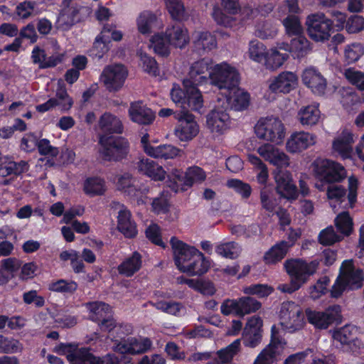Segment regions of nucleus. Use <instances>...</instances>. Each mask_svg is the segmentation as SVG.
Instances as JSON below:
<instances>
[{
	"mask_svg": "<svg viewBox=\"0 0 364 364\" xmlns=\"http://www.w3.org/2000/svg\"><path fill=\"white\" fill-rule=\"evenodd\" d=\"M174 263L177 269L188 276H200L210 267V261L193 246L176 237L171 238Z\"/></svg>",
	"mask_w": 364,
	"mask_h": 364,
	"instance_id": "1",
	"label": "nucleus"
},
{
	"mask_svg": "<svg viewBox=\"0 0 364 364\" xmlns=\"http://www.w3.org/2000/svg\"><path fill=\"white\" fill-rule=\"evenodd\" d=\"M318 266V260L307 262L301 259H291L285 261L284 267L290 277V284H281L277 289L284 293L298 290L316 272Z\"/></svg>",
	"mask_w": 364,
	"mask_h": 364,
	"instance_id": "2",
	"label": "nucleus"
},
{
	"mask_svg": "<svg viewBox=\"0 0 364 364\" xmlns=\"http://www.w3.org/2000/svg\"><path fill=\"white\" fill-rule=\"evenodd\" d=\"M182 84L183 88L178 84L173 85L170 92L171 100L181 108L200 111L204 100L198 85H192L189 80H183Z\"/></svg>",
	"mask_w": 364,
	"mask_h": 364,
	"instance_id": "3",
	"label": "nucleus"
},
{
	"mask_svg": "<svg viewBox=\"0 0 364 364\" xmlns=\"http://www.w3.org/2000/svg\"><path fill=\"white\" fill-rule=\"evenodd\" d=\"M255 133L261 140L277 145L281 144L286 136V128L282 121L273 116L261 117L255 126Z\"/></svg>",
	"mask_w": 364,
	"mask_h": 364,
	"instance_id": "4",
	"label": "nucleus"
},
{
	"mask_svg": "<svg viewBox=\"0 0 364 364\" xmlns=\"http://www.w3.org/2000/svg\"><path fill=\"white\" fill-rule=\"evenodd\" d=\"M311 168L315 178L326 183L341 182L347 176L343 166L327 159H316L311 163Z\"/></svg>",
	"mask_w": 364,
	"mask_h": 364,
	"instance_id": "5",
	"label": "nucleus"
},
{
	"mask_svg": "<svg viewBox=\"0 0 364 364\" xmlns=\"http://www.w3.org/2000/svg\"><path fill=\"white\" fill-rule=\"evenodd\" d=\"M299 84V77L292 71H282L268 80V88L264 97L269 102L274 101L279 94H289L295 90Z\"/></svg>",
	"mask_w": 364,
	"mask_h": 364,
	"instance_id": "6",
	"label": "nucleus"
},
{
	"mask_svg": "<svg viewBox=\"0 0 364 364\" xmlns=\"http://www.w3.org/2000/svg\"><path fill=\"white\" fill-rule=\"evenodd\" d=\"M300 11L297 0H286L281 3L275 14L278 18L288 15L282 20V25L284 27L285 33L289 37H296L303 34V27L300 19L291 14H297Z\"/></svg>",
	"mask_w": 364,
	"mask_h": 364,
	"instance_id": "7",
	"label": "nucleus"
},
{
	"mask_svg": "<svg viewBox=\"0 0 364 364\" xmlns=\"http://www.w3.org/2000/svg\"><path fill=\"white\" fill-rule=\"evenodd\" d=\"M302 308L294 301H284L279 312V323L287 331L294 333L302 329L306 325Z\"/></svg>",
	"mask_w": 364,
	"mask_h": 364,
	"instance_id": "8",
	"label": "nucleus"
},
{
	"mask_svg": "<svg viewBox=\"0 0 364 364\" xmlns=\"http://www.w3.org/2000/svg\"><path fill=\"white\" fill-rule=\"evenodd\" d=\"M239 80L236 68L226 62L212 65L209 71L210 83L219 88L220 94L237 84Z\"/></svg>",
	"mask_w": 364,
	"mask_h": 364,
	"instance_id": "9",
	"label": "nucleus"
},
{
	"mask_svg": "<svg viewBox=\"0 0 364 364\" xmlns=\"http://www.w3.org/2000/svg\"><path fill=\"white\" fill-rule=\"evenodd\" d=\"M100 154L107 161H119L124 159L129 151L128 141L121 136H108L105 134L100 137Z\"/></svg>",
	"mask_w": 364,
	"mask_h": 364,
	"instance_id": "10",
	"label": "nucleus"
},
{
	"mask_svg": "<svg viewBox=\"0 0 364 364\" xmlns=\"http://www.w3.org/2000/svg\"><path fill=\"white\" fill-rule=\"evenodd\" d=\"M305 316L307 321L314 328L324 330L327 329L333 323L341 321V307L338 305H333L323 311L307 308L305 310Z\"/></svg>",
	"mask_w": 364,
	"mask_h": 364,
	"instance_id": "11",
	"label": "nucleus"
},
{
	"mask_svg": "<svg viewBox=\"0 0 364 364\" xmlns=\"http://www.w3.org/2000/svg\"><path fill=\"white\" fill-rule=\"evenodd\" d=\"M309 37L316 42H325L331 36L332 21L323 14L318 13L308 16L306 21Z\"/></svg>",
	"mask_w": 364,
	"mask_h": 364,
	"instance_id": "12",
	"label": "nucleus"
},
{
	"mask_svg": "<svg viewBox=\"0 0 364 364\" xmlns=\"http://www.w3.org/2000/svg\"><path fill=\"white\" fill-rule=\"evenodd\" d=\"M174 117L177 120L174 134L181 141H190L198 135L199 125L193 114L186 110L175 114Z\"/></svg>",
	"mask_w": 364,
	"mask_h": 364,
	"instance_id": "13",
	"label": "nucleus"
},
{
	"mask_svg": "<svg viewBox=\"0 0 364 364\" xmlns=\"http://www.w3.org/2000/svg\"><path fill=\"white\" fill-rule=\"evenodd\" d=\"M218 97V103H221L222 108L230 107L235 110L241 111L247 109L250 102V95L239 88L235 84L230 89L225 90Z\"/></svg>",
	"mask_w": 364,
	"mask_h": 364,
	"instance_id": "14",
	"label": "nucleus"
},
{
	"mask_svg": "<svg viewBox=\"0 0 364 364\" xmlns=\"http://www.w3.org/2000/svg\"><path fill=\"white\" fill-rule=\"evenodd\" d=\"M257 153L264 161L276 167V170H282L290 166L289 156L282 149L274 145L265 143L257 148Z\"/></svg>",
	"mask_w": 364,
	"mask_h": 364,
	"instance_id": "15",
	"label": "nucleus"
},
{
	"mask_svg": "<svg viewBox=\"0 0 364 364\" xmlns=\"http://www.w3.org/2000/svg\"><path fill=\"white\" fill-rule=\"evenodd\" d=\"M317 136L314 133L306 131H294L285 142L286 151L291 154H299L314 146Z\"/></svg>",
	"mask_w": 364,
	"mask_h": 364,
	"instance_id": "16",
	"label": "nucleus"
},
{
	"mask_svg": "<svg viewBox=\"0 0 364 364\" xmlns=\"http://www.w3.org/2000/svg\"><path fill=\"white\" fill-rule=\"evenodd\" d=\"M127 75L128 71L122 65H107L100 75V81L109 91H117L123 86Z\"/></svg>",
	"mask_w": 364,
	"mask_h": 364,
	"instance_id": "17",
	"label": "nucleus"
},
{
	"mask_svg": "<svg viewBox=\"0 0 364 364\" xmlns=\"http://www.w3.org/2000/svg\"><path fill=\"white\" fill-rule=\"evenodd\" d=\"M276 183V191L281 198L294 200L298 197V191L294 183L291 173L287 170H275L273 173Z\"/></svg>",
	"mask_w": 364,
	"mask_h": 364,
	"instance_id": "18",
	"label": "nucleus"
},
{
	"mask_svg": "<svg viewBox=\"0 0 364 364\" xmlns=\"http://www.w3.org/2000/svg\"><path fill=\"white\" fill-rule=\"evenodd\" d=\"M221 103L210 111L206 116V127L214 134L220 135L226 132L230 126V116L227 108L220 109Z\"/></svg>",
	"mask_w": 364,
	"mask_h": 364,
	"instance_id": "19",
	"label": "nucleus"
},
{
	"mask_svg": "<svg viewBox=\"0 0 364 364\" xmlns=\"http://www.w3.org/2000/svg\"><path fill=\"white\" fill-rule=\"evenodd\" d=\"M141 144L144 151L151 157L173 159L180 155L181 150L171 144H163L154 146L149 142V135L144 134L141 139Z\"/></svg>",
	"mask_w": 364,
	"mask_h": 364,
	"instance_id": "20",
	"label": "nucleus"
},
{
	"mask_svg": "<svg viewBox=\"0 0 364 364\" xmlns=\"http://www.w3.org/2000/svg\"><path fill=\"white\" fill-rule=\"evenodd\" d=\"M151 346L152 343L148 338L128 337L126 340L116 343L113 349L115 352L121 354L136 355L149 350Z\"/></svg>",
	"mask_w": 364,
	"mask_h": 364,
	"instance_id": "21",
	"label": "nucleus"
},
{
	"mask_svg": "<svg viewBox=\"0 0 364 364\" xmlns=\"http://www.w3.org/2000/svg\"><path fill=\"white\" fill-rule=\"evenodd\" d=\"M339 277L346 283L348 290L357 289L363 286V271L354 265L352 259L343 262L340 267Z\"/></svg>",
	"mask_w": 364,
	"mask_h": 364,
	"instance_id": "22",
	"label": "nucleus"
},
{
	"mask_svg": "<svg viewBox=\"0 0 364 364\" xmlns=\"http://www.w3.org/2000/svg\"><path fill=\"white\" fill-rule=\"evenodd\" d=\"M301 79L303 83L314 94L318 95L325 94L327 87L326 80L315 68H306L302 73Z\"/></svg>",
	"mask_w": 364,
	"mask_h": 364,
	"instance_id": "23",
	"label": "nucleus"
},
{
	"mask_svg": "<svg viewBox=\"0 0 364 364\" xmlns=\"http://www.w3.org/2000/svg\"><path fill=\"white\" fill-rule=\"evenodd\" d=\"M212 63L208 59H202L193 63L187 76L183 80H189L192 85H202L209 81V71Z\"/></svg>",
	"mask_w": 364,
	"mask_h": 364,
	"instance_id": "24",
	"label": "nucleus"
},
{
	"mask_svg": "<svg viewBox=\"0 0 364 364\" xmlns=\"http://www.w3.org/2000/svg\"><path fill=\"white\" fill-rule=\"evenodd\" d=\"M355 141V135L348 129H343L334 139L332 143V150L334 154L342 159L350 157L353 151L352 144Z\"/></svg>",
	"mask_w": 364,
	"mask_h": 364,
	"instance_id": "25",
	"label": "nucleus"
},
{
	"mask_svg": "<svg viewBox=\"0 0 364 364\" xmlns=\"http://www.w3.org/2000/svg\"><path fill=\"white\" fill-rule=\"evenodd\" d=\"M137 171L154 181H164L166 178V171L157 162L146 158L139 159L136 163Z\"/></svg>",
	"mask_w": 364,
	"mask_h": 364,
	"instance_id": "26",
	"label": "nucleus"
},
{
	"mask_svg": "<svg viewBox=\"0 0 364 364\" xmlns=\"http://www.w3.org/2000/svg\"><path fill=\"white\" fill-rule=\"evenodd\" d=\"M136 23L138 31L143 35L149 34L163 27V23L156 14L149 11L141 12L136 17Z\"/></svg>",
	"mask_w": 364,
	"mask_h": 364,
	"instance_id": "27",
	"label": "nucleus"
},
{
	"mask_svg": "<svg viewBox=\"0 0 364 364\" xmlns=\"http://www.w3.org/2000/svg\"><path fill=\"white\" fill-rule=\"evenodd\" d=\"M136 181L129 173H124L118 178L117 188L132 197L136 200L137 204H145L147 198L143 196L142 192L137 189L135 186Z\"/></svg>",
	"mask_w": 364,
	"mask_h": 364,
	"instance_id": "28",
	"label": "nucleus"
},
{
	"mask_svg": "<svg viewBox=\"0 0 364 364\" xmlns=\"http://www.w3.org/2000/svg\"><path fill=\"white\" fill-rule=\"evenodd\" d=\"M128 114L130 119L139 124H149L155 118V114L151 109L140 102L131 103Z\"/></svg>",
	"mask_w": 364,
	"mask_h": 364,
	"instance_id": "29",
	"label": "nucleus"
},
{
	"mask_svg": "<svg viewBox=\"0 0 364 364\" xmlns=\"http://www.w3.org/2000/svg\"><path fill=\"white\" fill-rule=\"evenodd\" d=\"M165 34L168 42L175 48H183L189 43L188 30L180 24L168 27Z\"/></svg>",
	"mask_w": 364,
	"mask_h": 364,
	"instance_id": "30",
	"label": "nucleus"
},
{
	"mask_svg": "<svg viewBox=\"0 0 364 364\" xmlns=\"http://www.w3.org/2000/svg\"><path fill=\"white\" fill-rule=\"evenodd\" d=\"M321 118V111L317 104L302 107L297 113V119L304 127H313L317 124Z\"/></svg>",
	"mask_w": 364,
	"mask_h": 364,
	"instance_id": "31",
	"label": "nucleus"
},
{
	"mask_svg": "<svg viewBox=\"0 0 364 364\" xmlns=\"http://www.w3.org/2000/svg\"><path fill=\"white\" fill-rule=\"evenodd\" d=\"M117 228L127 237H134L137 235L136 225L132 219L130 211L125 208L119 211Z\"/></svg>",
	"mask_w": 364,
	"mask_h": 364,
	"instance_id": "32",
	"label": "nucleus"
},
{
	"mask_svg": "<svg viewBox=\"0 0 364 364\" xmlns=\"http://www.w3.org/2000/svg\"><path fill=\"white\" fill-rule=\"evenodd\" d=\"M98 126L102 132L107 134H121L124 129L121 119L109 112H105L100 117Z\"/></svg>",
	"mask_w": 364,
	"mask_h": 364,
	"instance_id": "33",
	"label": "nucleus"
},
{
	"mask_svg": "<svg viewBox=\"0 0 364 364\" xmlns=\"http://www.w3.org/2000/svg\"><path fill=\"white\" fill-rule=\"evenodd\" d=\"M64 56L65 55L63 53H58L47 58L45 50L38 46H36L33 49L31 55L33 62L38 64L41 68L55 66L63 61Z\"/></svg>",
	"mask_w": 364,
	"mask_h": 364,
	"instance_id": "34",
	"label": "nucleus"
},
{
	"mask_svg": "<svg viewBox=\"0 0 364 364\" xmlns=\"http://www.w3.org/2000/svg\"><path fill=\"white\" fill-rule=\"evenodd\" d=\"M287 53H282L277 50V48L268 49L263 65L266 69L270 71H275L282 68L289 59Z\"/></svg>",
	"mask_w": 364,
	"mask_h": 364,
	"instance_id": "35",
	"label": "nucleus"
},
{
	"mask_svg": "<svg viewBox=\"0 0 364 364\" xmlns=\"http://www.w3.org/2000/svg\"><path fill=\"white\" fill-rule=\"evenodd\" d=\"M290 245L287 241H282L275 244L263 256L266 264H275L284 258Z\"/></svg>",
	"mask_w": 364,
	"mask_h": 364,
	"instance_id": "36",
	"label": "nucleus"
},
{
	"mask_svg": "<svg viewBox=\"0 0 364 364\" xmlns=\"http://www.w3.org/2000/svg\"><path fill=\"white\" fill-rule=\"evenodd\" d=\"M89 313V318L95 322H100L112 314L111 306L102 301H92L85 304Z\"/></svg>",
	"mask_w": 364,
	"mask_h": 364,
	"instance_id": "37",
	"label": "nucleus"
},
{
	"mask_svg": "<svg viewBox=\"0 0 364 364\" xmlns=\"http://www.w3.org/2000/svg\"><path fill=\"white\" fill-rule=\"evenodd\" d=\"M141 267V257L138 252H134L132 256L127 257L119 266L118 272L129 277L137 272Z\"/></svg>",
	"mask_w": 364,
	"mask_h": 364,
	"instance_id": "38",
	"label": "nucleus"
},
{
	"mask_svg": "<svg viewBox=\"0 0 364 364\" xmlns=\"http://www.w3.org/2000/svg\"><path fill=\"white\" fill-rule=\"evenodd\" d=\"M186 173L180 169L173 168L168 173H166L165 183L172 191L178 193L186 190Z\"/></svg>",
	"mask_w": 364,
	"mask_h": 364,
	"instance_id": "39",
	"label": "nucleus"
},
{
	"mask_svg": "<svg viewBox=\"0 0 364 364\" xmlns=\"http://www.w3.org/2000/svg\"><path fill=\"white\" fill-rule=\"evenodd\" d=\"M171 46L165 33H157L150 38L149 47L159 56H168Z\"/></svg>",
	"mask_w": 364,
	"mask_h": 364,
	"instance_id": "40",
	"label": "nucleus"
},
{
	"mask_svg": "<svg viewBox=\"0 0 364 364\" xmlns=\"http://www.w3.org/2000/svg\"><path fill=\"white\" fill-rule=\"evenodd\" d=\"M282 347L279 344L271 342L257 356L253 364H272L282 353Z\"/></svg>",
	"mask_w": 364,
	"mask_h": 364,
	"instance_id": "41",
	"label": "nucleus"
},
{
	"mask_svg": "<svg viewBox=\"0 0 364 364\" xmlns=\"http://www.w3.org/2000/svg\"><path fill=\"white\" fill-rule=\"evenodd\" d=\"M54 100L56 107L62 112H67L70 109L73 105V99L67 92L66 88L62 80L58 81V87L55 91V97Z\"/></svg>",
	"mask_w": 364,
	"mask_h": 364,
	"instance_id": "42",
	"label": "nucleus"
},
{
	"mask_svg": "<svg viewBox=\"0 0 364 364\" xmlns=\"http://www.w3.org/2000/svg\"><path fill=\"white\" fill-rule=\"evenodd\" d=\"M68 361L70 364H102L100 358L93 356L87 348H80L77 345L73 353L71 360Z\"/></svg>",
	"mask_w": 364,
	"mask_h": 364,
	"instance_id": "43",
	"label": "nucleus"
},
{
	"mask_svg": "<svg viewBox=\"0 0 364 364\" xmlns=\"http://www.w3.org/2000/svg\"><path fill=\"white\" fill-rule=\"evenodd\" d=\"M107 186L105 181L100 177H90L83 183V191L90 196H100L105 193Z\"/></svg>",
	"mask_w": 364,
	"mask_h": 364,
	"instance_id": "44",
	"label": "nucleus"
},
{
	"mask_svg": "<svg viewBox=\"0 0 364 364\" xmlns=\"http://www.w3.org/2000/svg\"><path fill=\"white\" fill-rule=\"evenodd\" d=\"M193 43L197 49L205 51L211 50L217 47L215 37L206 31L196 32L193 36Z\"/></svg>",
	"mask_w": 364,
	"mask_h": 364,
	"instance_id": "45",
	"label": "nucleus"
},
{
	"mask_svg": "<svg viewBox=\"0 0 364 364\" xmlns=\"http://www.w3.org/2000/svg\"><path fill=\"white\" fill-rule=\"evenodd\" d=\"M77 13L75 7L64 6L57 18V26L64 30L68 29L75 23Z\"/></svg>",
	"mask_w": 364,
	"mask_h": 364,
	"instance_id": "46",
	"label": "nucleus"
},
{
	"mask_svg": "<svg viewBox=\"0 0 364 364\" xmlns=\"http://www.w3.org/2000/svg\"><path fill=\"white\" fill-rule=\"evenodd\" d=\"M278 32V26L267 21L259 22L255 26V36L262 40L273 39Z\"/></svg>",
	"mask_w": 364,
	"mask_h": 364,
	"instance_id": "47",
	"label": "nucleus"
},
{
	"mask_svg": "<svg viewBox=\"0 0 364 364\" xmlns=\"http://www.w3.org/2000/svg\"><path fill=\"white\" fill-rule=\"evenodd\" d=\"M268 49L266 46L257 41L252 40L249 43L247 54L252 61L263 63Z\"/></svg>",
	"mask_w": 364,
	"mask_h": 364,
	"instance_id": "48",
	"label": "nucleus"
},
{
	"mask_svg": "<svg viewBox=\"0 0 364 364\" xmlns=\"http://www.w3.org/2000/svg\"><path fill=\"white\" fill-rule=\"evenodd\" d=\"M291 46L292 55L297 58L305 56L311 49L309 41L303 34L292 38Z\"/></svg>",
	"mask_w": 364,
	"mask_h": 364,
	"instance_id": "49",
	"label": "nucleus"
},
{
	"mask_svg": "<svg viewBox=\"0 0 364 364\" xmlns=\"http://www.w3.org/2000/svg\"><path fill=\"white\" fill-rule=\"evenodd\" d=\"M215 252L223 257L232 259L240 255L241 248L236 242H228L218 244L215 247Z\"/></svg>",
	"mask_w": 364,
	"mask_h": 364,
	"instance_id": "50",
	"label": "nucleus"
},
{
	"mask_svg": "<svg viewBox=\"0 0 364 364\" xmlns=\"http://www.w3.org/2000/svg\"><path fill=\"white\" fill-rule=\"evenodd\" d=\"M23 348V344L18 340L0 334V353H18Z\"/></svg>",
	"mask_w": 364,
	"mask_h": 364,
	"instance_id": "51",
	"label": "nucleus"
},
{
	"mask_svg": "<svg viewBox=\"0 0 364 364\" xmlns=\"http://www.w3.org/2000/svg\"><path fill=\"white\" fill-rule=\"evenodd\" d=\"M148 305H151L155 307L156 309L161 311L166 314H168L171 315L176 316L179 314L180 311L182 309V305L176 301H158L156 302L149 301L148 303L144 304V306H147Z\"/></svg>",
	"mask_w": 364,
	"mask_h": 364,
	"instance_id": "52",
	"label": "nucleus"
},
{
	"mask_svg": "<svg viewBox=\"0 0 364 364\" xmlns=\"http://www.w3.org/2000/svg\"><path fill=\"white\" fill-rule=\"evenodd\" d=\"M335 225L338 230L345 235H350L353 230V220L348 212L338 214L335 219Z\"/></svg>",
	"mask_w": 364,
	"mask_h": 364,
	"instance_id": "53",
	"label": "nucleus"
},
{
	"mask_svg": "<svg viewBox=\"0 0 364 364\" xmlns=\"http://www.w3.org/2000/svg\"><path fill=\"white\" fill-rule=\"evenodd\" d=\"M241 340L240 338L235 340L226 348L221 349L218 352L219 360L222 363H225L232 360L240 349Z\"/></svg>",
	"mask_w": 364,
	"mask_h": 364,
	"instance_id": "54",
	"label": "nucleus"
},
{
	"mask_svg": "<svg viewBox=\"0 0 364 364\" xmlns=\"http://www.w3.org/2000/svg\"><path fill=\"white\" fill-rule=\"evenodd\" d=\"M15 14L19 18L25 20L38 14L39 11L36 9L34 2L25 1L16 6Z\"/></svg>",
	"mask_w": 364,
	"mask_h": 364,
	"instance_id": "55",
	"label": "nucleus"
},
{
	"mask_svg": "<svg viewBox=\"0 0 364 364\" xmlns=\"http://www.w3.org/2000/svg\"><path fill=\"white\" fill-rule=\"evenodd\" d=\"M329 282L330 279L326 276L318 279L316 284L311 286L309 289L310 297L314 300L321 298L326 293Z\"/></svg>",
	"mask_w": 364,
	"mask_h": 364,
	"instance_id": "56",
	"label": "nucleus"
},
{
	"mask_svg": "<svg viewBox=\"0 0 364 364\" xmlns=\"http://www.w3.org/2000/svg\"><path fill=\"white\" fill-rule=\"evenodd\" d=\"M358 329L355 326L352 325H346L334 332L333 338L342 344L348 343L353 339Z\"/></svg>",
	"mask_w": 364,
	"mask_h": 364,
	"instance_id": "57",
	"label": "nucleus"
},
{
	"mask_svg": "<svg viewBox=\"0 0 364 364\" xmlns=\"http://www.w3.org/2000/svg\"><path fill=\"white\" fill-rule=\"evenodd\" d=\"M240 316L255 312L261 308V304L255 299L249 296L239 298Z\"/></svg>",
	"mask_w": 364,
	"mask_h": 364,
	"instance_id": "58",
	"label": "nucleus"
},
{
	"mask_svg": "<svg viewBox=\"0 0 364 364\" xmlns=\"http://www.w3.org/2000/svg\"><path fill=\"white\" fill-rule=\"evenodd\" d=\"M226 186L228 188L234 190L243 198H248L252 193L250 186L239 179H229L227 181Z\"/></svg>",
	"mask_w": 364,
	"mask_h": 364,
	"instance_id": "59",
	"label": "nucleus"
},
{
	"mask_svg": "<svg viewBox=\"0 0 364 364\" xmlns=\"http://www.w3.org/2000/svg\"><path fill=\"white\" fill-rule=\"evenodd\" d=\"M137 55L140 58L141 64L144 70L151 75H157L159 69L155 59L141 50H139Z\"/></svg>",
	"mask_w": 364,
	"mask_h": 364,
	"instance_id": "60",
	"label": "nucleus"
},
{
	"mask_svg": "<svg viewBox=\"0 0 364 364\" xmlns=\"http://www.w3.org/2000/svg\"><path fill=\"white\" fill-rule=\"evenodd\" d=\"M110 43L102 37L100 33L95 38L91 50V55L94 57L101 59L109 50Z\"/></svg>",
	"mask_w": 364,
	"mask_h": 364,
	"instance_id": "61",
	"label": "nucleus"
},
{
	"mask_svg": "<svg viewBox=\"0 0 364 364\" xmlns=\"http://www.w3.org/2000/svg\"><path fill=\"white\" fill-rule=\"evenodd\" d=\"M186 184L187 187L191 186L194 183L203 181L206 175L204 171L198 166L190 167L186 171Z\"/></svg>",
	"mask_w": 364,
	"mask_h": 364,
	"instance_id": "62",
	"label": "nucleus"
},
{
	"mask_svg": "<svg viewBox=\"0 0 364 364\" xmlns=\"http://www.w3.org/2000/svg\"><path fill=\"white\" fill-rule=\"evenodd\" d=\"M346 78L360 90L364 91V73L353 68H348L344 71Z\"/></svg>",
	"mask_w": 364,
	"mask_h": 364,
	"instance_id": "63",
	"label": "nucleus"
},
{
	"mask_svg": "<svg viewBox=\"0 0 364 364\" xmlns=\"http://www.w3.org/2000/svg\"><path fill=\"white\" fill-rule=\"evenodd\" d=\"M364 54V47L361 43H353L345 48V58L348 63L357 61Z\"/></svg>",
	"mask_w": 364,
	"mask_h": 364,
	"instance_id": "64",
	"label": "nucleus"
}]
</instances>
